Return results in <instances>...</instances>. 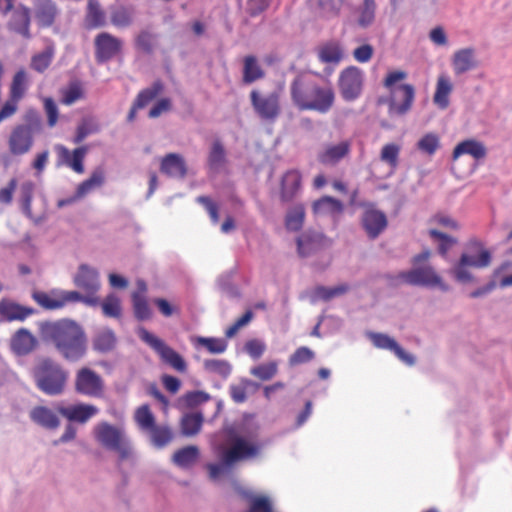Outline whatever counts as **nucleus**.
Segmentation results:
<instances>
[{"label":"nucleus","mask_w":512,"mask_h":512,"mask_svg":"<svg viewBox=\"0 0 512 512\" xmlns=\"http://www.w3.org/2000/svg\"><path fill=\"white\" fill-rule=\"evenodd\" d=\"M210 399V394L201 390L189 391L182 397L185 406L190 409L196 408L197 406L206 403Z\"/></svg>","instance_id":"obj_61"},{"label":"nucleus","mask_w":512,"mask_h":512,"mask_svg":"<svg viewBox=\"0 0 512 512\" xmlns=\"http://www.w3.org/2000/svg\"><path fill=\"white\" fill-rule=\"evenodd\" d=\"M204 416L201 412L185 414L180 422L181 433L186 437H192L201 430Z\"/></svg>","instance_id":"obj_35"},{"label":"nucleus","mask_w":512,"mask_h":512,"mask_svg":"<svg viewBox=\"0 0 512 512\" xmlns=\"http://www.w3.org/2000/svg\"><path fill=\"white\" fill-rule=\"evenodd\" d=\"M98 131L97 126L89 119H83L76 129V135L73 142L79 144L85 140L87 136Z\"/></svg>","instance_id":"obj_64"},{"label":"nucleus","mask_w":512,"mask_h":512,"mask_svg":"<svg viewBox=\"0 0 512 512\" xmlns=\"http://www.w3.org/2000/svg\"><path fill=\"white\" fill-rule=\"evenodd\" d=\"M34 137L26 127L16 125L8 138L9 152L13 156H21L28 153L33 147Z\"/></svg>","instance_id":"obj_17"},{"label":"nucleus","mask_w":512,"mask_h":512,"mask_svg":"<svg viewBox=\"0 0 512 512\" xmlns=\"http://www.w3.org/2000/svg\"><path fill=\"white\" fill-rule=\"evenodd\" d=\"M35 185L32 181H25L20 186V196L19 201L21 205L22 212L27 216H32V199L34 194Z\"/></svg>","instance_id":"obj_49"},{"label":"nucleus","mask_w":512,"mask_h":512,"mask_svg":"<svg viewBox=\"0 0 512 512\" xmlns=\"http://www.w3.org/2000/svg\"><path fill=\"white\" fill-rule=\"evenodd\" d=\"M57 149L61 152V156L64 161L77 173L84 172L83 159L87 152V148L85 146L78 147L74 149L72 158L70 157L69 150L63 145H57Z\"/></svg>","instance_id":"obj_34"},{"label":"nucleus","mask_w":512,"mask_h":512,"mask_svg":"<svg viewBox=\"0 0 512 512\" xmlns=\"http://www.w3.org/2000/svg\"><path fill=\"white\" fill-rule=\"evenodd\" d=\"M104 380L89 367H81L75 373L74 391L83 396L99 398L104 393Z\"/></svg>","instance_id":"obj_10"},{"label":"nucleus","mask_w":512,"mask_h":512,"mask_svg":"<svg viewBox=\"0 0 512 512\" xmlns=\"http://www.w3.org/2000/svg\"><path fill=\"white\" fill-rule=\"evenodd\" d=\"M366 336L378 349L389 350L393 352L403 363L413 366L416 363L414 355L406 352L397 341L387 334L369 331Z\"/></svg>","instance_id":"obj_15"},{"label":"nucleus","mask_w":512,"mask_h":512,"mask_svg":"<svg viewBox=\"0 0 512 512\" xmlns=\"http://www.w3.org/2000/svg\"><path fill=\"white\" fill-rule=\"evenodd\" d=\"M349 290H350V287L346 283L340 284L335 287H326V286L319 285L315 288V290L313 292L312 302H315L319 299L327 302L335 297L344 295Z\"/></svg>","instance_id":"obj_40"},{"label":"nucleus","mask_w":512,"mask_h":512,"mask_svg":"<svg viewBox=\"0 0 512 512\" xmlns=\"http://www.w3.org/2000/svg\"><path fill=\"white\" fill-rule=\"evenodd\" d=\"M429 235L434 240H437L439 242L438 244V253L442 257H446L448 251L452 248L453 245L457 243V239L446 234L443 232H440L436 229L429 230Z\"/></svg>","instance_id":"obj_51"},{"label":"nucleus","mask_w":512,"mask_h":512,"mask_svg":"<svg viewBox=\"0 0 512 512\" xmlns=\"http://www.w3.org/2000/svg\"><path fill=\"white\" fill-rule=\"evenodd\" d=\"M440 147L439 136L435 133H427L417 142V148L421 152L431 156Z\"/></svg>","instance_id":"obj_54"},{"label":"nucleus","mask_w":512,"mask_h":512,"mask_svg":"<svg viewBox=\"0 0 512 512\" xmlns=\"http://www.w3.org/2000/svg\"><path fill=\"white\" fill-rule=\"evenodd\" d=\"M392 95L388 101L389 115H406L411 110L415 99L414 86L411 84H400L392 89Z\"/></svg>","instance_id":"obj_12"},{"label":"nucleus","mask_w":512,"mask_h":512,"mask_svg":"<svg viewBox=\"0 0 512 512\" xmlns=\"http://www.w3.org/2000/svg\"><path fill=\"white\" fill-rule=\"evenodd\" d=\"M326 237L319 232L306 231L297 240V252L302 258L315 255L325 247Z\"/></svg>","instance_id":"obj_18"},{"label":"nucleus","mask_w":512,"mask_h":512,"mask_svg":"<svg viewBox=\"0 0 512 512\" xmlns=\"http://www.w3.org/2000/svg\"><path fill=\"white\" fill-rule=\"evenodd\" d=\"M19 127H26L32 135L39 134L42 131V119L40 114L30 109L26 112L24 117V123L19 124Z\"/></svg>","instance_id":"obj_60"},{"label":"nucleus","mask_w":512,"mask_h":512,"mask_svg":"<svg viewBox=\"0 0 512 512\" xmlns=\"http://www.w3.org/2000/svg\"><path fill=\"white\" fill-rule=\"evenodd\" d=\"M137 335L145 344L158 354L163 363L169 365L180 373H185L187 371V363L184 358L173 348L168 346L162 339L158 338L142 326L138 328Z\"/></svg>","instance_id":"obj_7"},{"label":"nucleus","mask_w":512,"mask_h":512,"mask_svg":"<svg viewBox=\"0 0 512 512\" xmlns=\"http://www.w3.org/2000/svg\"><path fill=\"white\" fill-rule=\"evenodd\" d=\"M376 3L374 0H363V5L360 10L358 24L362 28L370 26L375 19Z\"/></svg>","instance_id":"obj_56"},{"label":"nucleus","mask_w":512,"mask_h":512,"mask_svg":"<svg viewBox=\"0 0 512 512\" xmlns=\"http://www.w3.org/2000/svg\"><path fill=\"white\" fill-rule=\"evenodd\" d=\"M396 278L412 286L438 287L442 292L450 291V286L443 282L441 276L430 265L413 267L409 271H402Z\"/></svg>","instance_id":"obj_8"},{"label":"nucleus","mask_w":512,"mask_h":512,"mask_svg":"<svg viewBox=\"0 0 512 512\" xmlns=\"http://www.w3.org/2000/svg\"><path fill=\"white\" fill-rule=\"evenodd\" d=\"M361 224L367 236L374 240L387 228L388 220L384 212L369 207L362 213Z\"/></svg>","instance_id":"obj_16"},{"label":"nucleus","mask_w":512,"mask_h":512,"mask_svg":"<svg viewBox=\"0 0 512 512\" xmlns=\"http://www.w3.org/2000/svg\"><path fill=\"white\" fill-rule=\"evenodd\" d=\"M72 281L74 286L87 296L99 298L98 292L102 284L100 272L97 268L86 263L80 264L72 277Z\"/></svg>","instance_id":"obj_11"},{"label":"nucleus","mask_w":512,"mask_h":512,"mask_svg":"<svg viewBox=\"0 0 512 512\" xmlns=\"http://www.w3.org/2000/svg\"><path fill=\"white\" fill-rule=\"evenodd\" d=\"M452 91V85L448 78L439 77L436 85V91L433 97L434 103L441 109L449 105V94Z\"/></svg>","instance_id":"obj_47"},{"label":"nucleus","mask_w":512,"mask_h":512,"mask_svg":"<svg viewBox=\"0 0 512 512\" xmlns=\"http://www.w3.org/2000/svg\"><path fill=\"white\" fill-rule=\"evenodd\" d=\"M57 15V5L53 0H38L35 16L39 26L44 28L52 26Z\"/></svg>","instance_id":"obj_30"},{"label":"nucleus","mask_w":512,"mask_h":512,"mask_svg":"<svg viewBox=\"0 0 512 512\" xmlns=\"http://www.w3.org/2000/svg\"><path fill=\"white\" fill-rule=\"evenodd\" d=\"M59 302L66 303L80 302L89 307H97L100 305V298H92L87 296L84 292L78 290H62L60 292Z\"/></svg>","instance_id":"obj_38"},{"label":"nucleus","mask_w":512,"mask_h":512,"mask_svg":"<svg viewBox=\"0 0 512 512\" xmlns=\"http://www.w3.org/2000/svg\"><path fill=\"white\" fill-rule=\"evenodd\" d=\"M301 186V175L298 171L291 170L284 174L281 182L280 197L283 202H290L297 195Z\"/></svg>","instance_id":"obj_31"},{"label":"nucleus","mask_w":512,"mask_h":512,"mask_svg":"<svg viewBox=\"0 0 512 512\" xmlns=\"http://www.w3.org/2000/svg\"><path fill=\"white\" fill-rule=\"evenodd\" d=\"M203 367L207 372L215 373L226 379L232 372L231 364L224 359H206Z\"/></svg>","instance_id":"obj_50"},{"label":"nucleus","mask_w":512,"mask_h":512,"mask_svg":"<svg viewBox=\"0 0 512 512\" xmlns=\"http://www.w3.org/2000/svg\"><path fill=\"white\" fill-rule=\"evenodd\" d=\"M277 371V363L272 361L252 367L250 374L262 381H268L277 374Z\"/></svg>","instance_id":"obj_59"},{"label":"nucleus","mask_w":512,"mask_h":512,"mask_svg":"<svg viewBox=\"0 0 512 512\" xmlns=\"http://www.w3.org/2000/svg\"><path fill=\"white\" fill-rule=\"evenodd\" d=\"M134 317L138 321H146L152 317V310L145 295L140 292H133L131 295Z\"/></svg>","instance_id":"obj_45"},{"label":"nucleus","mask_w":512,"mask_h":512,"mask_svg":"<svg viewBox=\"0 0 512 512\" xmlns=\"http://www.w3.org/2000/svg\"><path fill=\"white\" fill-rule=\"evenodd\" d=\"M36 337L26 328L18 329L11 338V349L19 356L30 354L37 346Z\"/></svg>","instance_id":"obj_25"},{"label":"nucleus","mask_w":512,"mask_h":512,"mask_svg":"<svg viewBox=\"0 0 512 512\" xmlns=\"http://www.w3.org/2000/svg\"><path fill=\"white\" fill-rule=\"evenodd\" d=\"M400 148L396 144H386L381 150L380 158L383 162L389 164L392 168H396L398 165Z\"/></svg>","instance_id":"obj_63"},{"label":"nucleus","mask_w":512,"mask_h":512,"mask_svg":"<svg viewBox=\"0 0 512 512\" xmlns=\"http://www.w3.org/2000/svg\"><path fill=\"white\" fill-rule=\"evenodd\" d=\"M95 59L103 64L113 59L122 49V41L108 32L99 33L95 37Z\"/></svg>","instance_id":"obj_14"},{"label":"nucleus","mask_w":512,"mask_h":512,"mask_svg":"<svg viewBox=\"0 0 512 512\" xmlns=\"http://www.w3.org/2000/svg\"><path fill=\"white\" fill-rule=\"evenodd\" d=\"M105 182V172L102 167L93 170L90 177L79 184L76 194L78 197L87 195L92 190L101 187Z\"/></svg>","instance_id":"obj_37"},{"label":"nucleus","mask_w":512,"mask_h":512,"mask_svg":"<svg viewBox=\"0 0 512 512\" xmlns=\"http://www.w3.org/2000/svg\"><path fill=\"white\" fill-rule=\"evenodd\" d=\"M350 152V142L342 141L336 145H330L319 154L318 160L324 165H334L347 156Z\"/></svg>","instance_id":"obj_33"},{"label":"nucleus","mask_w":512,"mask_h":512,"mask_svg":"<svg viewBox=\"0 0 512 512\" xmlns=\"http://www.w3.org/2000/svg\"><path fill=\"white\" fill-rule=\"evenodd\" d=\"M135 420L143 431H148L156 425L155 417L148 405H142L135 413Z\"/></svg>","instance_id":"obj_53"},{"label":"nucleus","mask_w":512,"mask_h":512,"mask_svg":"<svg viewBox=\"0 0 512 512\" xmlns=\"http://www.w3.org/2000/svg\"><path fill=\"white\" fill-rule=\"evenodd\" d=\"M343 58V51L336 42L322 45L318 50V59L322 63L338 64Z\"/></svg>","instance_id":"obj_44"},{"label":"nucleus","mask_w":512,"mask_h":512,"mask_svg":"<svg viewBox=\"0 0 512 512\" xmlns=\"http://www.w3.org/2000/svg\"><path fill=\"white\" fill-rule=\"evenodd\" d=\"M25 81H26V73L24 70H19L15 73L11 89H10V98L13 100L19 101L25 92Z\"/></svg>","instance_id":"obj_62"},{"label":"nucleus","mask_w":512,"mask_h":512,"mask_svg":"<svg viewBox=\"0 0 512 512\" xmlns=\"http://www.w3.org/2000/svg\"><path fill=\"white\" fill-rule=\"evenodd\" d=\"M86 21L90 28H97L105 25V14L97 0L88 1Z\"/></svg>","instance_id":"obj_48"},{"label":"nucleus","mask_w":512,"mask_h":512,"mask_svg":"<svg viewBox=\"0 0 512 512\" xmlns=\"http://www.w3.org/2000/svg\"><path fill=\"white\" fill-rule=\"evenodd\" d=\"M42 340L54 347L67 362L81 361L87 354L88 338L84 328L75 320L62 318L39 324Z\"/></svg>","instance_id":"obj_1"},{"label":"nucleus","mask_w":512,"mask_h":512,"mask_svg":"<svg viewBox=\"0 0 512 512\" xmlns=\"http://www.w3.org/2000/svg\"><path fill=\"white\" fill-rule=\"evenodd\" d=\"M265 77V71L254 55H247L243 58L242 82L245 85L252 84Z\"/></svg>","instance_id":"obj_32"},{"label":"nucleus","mask_w":512,"mask_h":512,"mask_svg":"<svg viewBox=\"0 0 512 512\" xmlns=\"http://www.w3.org/2000/svg\"><path fill=\"white\" fill-rule=\"evenodd\" d=\"M156 39V34L148 30H141L135 38V46L145 54H152Z\"/></svg>","instance_id":"obj_52"},{"label":"nucleus","mask_w":512,"mask_h":512,"mask_svg":"<svg viewBox=\"0 0 512 512\" xmlns=\"http://www.w3.org/2000/svg\"><path fill=\"white\" fill-rule=\"evenodd\" d=\"M305 220V208L297 204L290 208L285 217V228L288 231L298 232L302 229Z\"/></svg>","instance_id":"obj_42"},{"label":"nucleus","mask_w":512,"mask_h":512,"mask_svg":"<svg viewBox=\"0 0 512 512\" xmlns=\"http://www.w3.org/2000/svg\"><path fill=\"white\" fill-rule=\"evenodd\" d=\"M149 433V440L152 446L157 449H162L167 446L173 439V433L167 425H154L147 431Z\"/></svg>","instance_id":"obj_36"},{"label":"nucleus","mask_w":512,"mask_h":512,"mask_svg":"<svg viewBox=\"0 0 512 512\" xmlns=\"http://www.w3.org/2000/svg\"><path fill=\"white\" fill-rule=\"evenodd\" d=\"M135 10L133 7L118 6L111 11V23L119 28H126L134 22Z\"/></svg>","instance_id":"obj_41"},{"label":"nucleus","mask_w":512,"mask_h":512,"mask_svg":"<svg viewBox=\"0 0 512 512\" xmlns=\"http://www.w3.org/2000/svg\"><path fill=\"white\" fill-rule=\"evenodd\" d=\"M164 89L162 81L156 80L150 87L141 90L127 115V121L132 122L136 117L138 109L146 107L152 100H154Z\"/></svg>","instance_id":"obj_21"},{"label":"nucleus","mask_w":512,"mask_h":512,"mask_svg":"<svg viewBox=\"0 0 512 512\" xmlns=\"http://www.w3.org/2000/svg\"><path fill=\"white\" fill-rule=\"evenodd\" d=\"M250 100L255 112L261 119L274 121L280 115L279 95L276 92L261 96L257 90H252Z\"/></svg>","instance_id":"obj_13"},{"label":"nucleus","mask_w":512,"mask_h":512,"mask_svg":"<svg viewBox=\"0 0 512 512\" xmlns=\"http://www.w3.org/2000/svg\"><path fill=\"white\" fill-rule=\"evenodd\" d=\"M452 67L455 75H462L478 67L475 50L463 48L457 50L452 57Z\"/></svg>","instance_id":"obj_24"},{"label":"nucleus","mask_w":512,"mask_h":512,"mask_svg":"<svg viewBox=\"0 0 512 512\" xmlns=\"http://www.w3.org/2000/svg\"><path fill=\"white\" fill-rule=\"evenodd\" d=\"M160 171L168 177L183 179L187 175V165L181 155L169 153L162 159Z\"/></svg>","instance_id":"obj_26"},{"label":"nucleus","mask_w":512,"mask_h":512,"mask_svg":"<svg viewBox=\"0 0 512 512\" xmlns=\"http://www.w3.org/2000/svg\"><path fill=\"white\" fill-rule=\"evenodd\" d=\"M293 104L301 111H316L325 114L332 108L335 94L330 86H321L307 75L296 76L290 84Z\"/></svg>","instance_id":"obj_3"},{"label":"nucleus","mask_w":512,"mask_h":512,"mask_svg":"<svg viewBox=\"0 0 512 512\" xmlns=\"http://www.w3.org/2000/svg\"><path fill=\"white\" fill-rule=\"evenodd\" d=\"M464 154H468L474 159L479 160L486 157L487 150L481 142L474 139H467L456 145L452 153V160L455 161Z\"/></svg>","instance_id":"obj_29"},{"label":"nucleus","mask_w":512,"mask_h":512,"mask_svg":"<svg viewBox=\"0 0 512 512\" xmlns=\"http://www.w3.org/2000/svg\"><path fill=\"white\" fill-rule=\"evenodd\" d=\"M260 427L252 415L245 414L239 423L224 427L229 447H221L226 464L256 458L271 444V439L258 440Z\"/></svg>","instance_id":"obj_2"},{"label":"nucleus","mask_w":512,"mask_h":512,"mask_svg":"<svg viewBox=\"0 0 512 512\" xmlns=\"http://www.w3.org/2000/svg\"><path fill=\"white\" fill-rule=\"evenodd\" d=\"M117 344L115 332L108 327L97 330L92 338V348L100 354H107L114 350Z\"/></svg>","instance_id":"obj_27"},{"label":"nucleus","mask_w":512,"mask_h":512,"mask_svg":"<svg viewBox=\"0 0 512 512\" xmlns=\"http://www.w3.org/2000/svg\"><path fill=\"white\" fill-rule=\"evenodd\" d=\"M313 211L316 214H340L343 204L331 196H323L313 203Z\"/></svg>","instance_id":"obj_43"},{"label":"nucleus","mask_w":512,"mask_h":512,"mask_svg":"<svg viewBox=\"0 0 512 512\" xmlns=\"http://www.w3.org/2000/svg\"><path fill=\"white\" fill-rule=\"evenodd\" d=\"M31 375L36 388L52 397L65 392L69 379V371L50 357L39 360L33 366Z\"/></svg>","instance_id":"obj_4"},{"label":"nucleus","mask_w":512,"mask_h":512,"mask_svg":"<svg viewBox=\"0 0 512 512\" xmlns=\"http://www.w3.org/2000/svg\"><path fill=\"white\" fill-rule=\"evenodd\" d=\"M103 314L111 318H119L121 316L120 299L114 294L110 293L106 296L101 303Z\"/></svg>","instance_id":"obj_55"},{"label":"nucleus","mask_w":512,"mask_h":512,"mask_svg":"<svg viewBox=\"0 0 512 512\" xmlns=\"http://www.w3.org/2000/svg\"><path fill=\"white\" fill-rule=\"evenodd\" d=\"M93 436L102 447L116 452L119 461L127 460L133 454L131 440L122 427L102 421L94 426Z\"/></svg>","instance_id":"obj_6"},{"label":"nucleus","mask_w":512,"mask_h":512,"mask_svg":"<svg viewBox=\"0 0 512 512\" xmlns=\"http://www.w3.org/2000/svg\"><path fill=\"white\" fill-rule=\"evenodd\" d=\"M337 84L342 99L353 102L363 92L364 73L356 66H349L340 72Z\"/></svg>","instance_id":"obj_9"},{"label":"nucleus","mask_w":512,"mask_h":512,"mask_svg":"<svg viewBox=\"0 0 512 512\" xmlns=\"http://www.w3.org/2000/svg\"><path fill=\"white\" fill-rule=\"evenodd\" d=\"M53 59V50L46 48L44 51L35 54L31 59V68L39 73H43L51 64Z\"/></svg>","instance_id":"obj_57"},{"label":"nucleus","mask_w":512,"mask_h":512,"mask_svg":"<svg viewBox=\"0 0 512 512\" xmlns=\"http://www.w3.org/2000/svg\"><path fill=\"white\" fill-rule=\"evenodd\" d=\"M29 418L33 423L47 430H56L60 426L59 417L47 406L33 407L29 412Z\"/></svg>","instance_id":"obj_23"},{"label":"nucleus","mask_w":512,"mask_h":512,"mask_svg":"<svg viewBox=\"0 0 512 512\" xmlns=\"http://www.w3.org/2000/svg\"><path fill=\"white\" fill-rule=\"evenodd\" d=\"M235 275V270L231 269L228 271L223 272L219 277L217 278V286L219 290L227 295L230 298H239L240 297V291L238 287L233 283V278Z\"/></svg>","instance_id":"obj_46"},{"label":"nucleus","mask_w":512,"mask_h":512,"mask_svg":"<svg viewBox=\"0 0 512 512\" xmlns=\"http://www.w3.org/2000/svg\"><path fill=\"white\" fill-rule=\"evenodd\" d=\"M199 457V449L194 445L177 450L172 457L173 463L180 468H187L194 464Z\"/></svg>","instance_id":"obj_39"},{"label":"nucleus","mask_w":512,"mask_h":512,"mask_svg":"<svg viewBox=\"0 0 512 512\" xmlns=\"http://www.w3.org/2000/svg\"><path fill=\"white\" fill-rule=\"evenodd\" d=\"M36 310L32 307L23 306L10 299L0 300V318L5 322L24 321L29 316L35 314Z\"/></svg>","instance_id":"obj_20"},{"label":"nucleus","mask_w":512,"mask_h":512,"mask_svg":"<svg viewBox=\"0 0 512 512\" xmlns=\"http://www.w3.org/2000/svg\"><path fill=\"white\" fill-rule=\"evenodd\" d=\"M57 412L70 422L86 423L90 418L97 415L99 409L92 404L78 403L73 405H58Z\"/></svg>","instance_id":"obj_19"},{"label":"nucleus","mask_w":512,"mask_h":512,"mask_svg":"<svg viewBox=\"0 0 512 512\" xmlns=\"http://www.w3.org/2000/svg\"><path fill=\"white\" fill-rule=\"evenodd\" d=\"M491 263V251L486 249L480 240L473 238L466 244V251L461 254L450 273L456 281L468 283L474 280L473 274L468 270V267L482 269L489 267Z\"/></svg>","instance_id":"obj_5"},{"label":"nucleus","mask_w":512,"mask_h":512,"mask_svg":"<svg viewBox=\"0 0 512 512\" xmlns=\"http://www.w3.org/2000/svg\"><path fill=\"white\" fill-rule=\"evenodd\" d=\"M30 23H31V11L30 9L23 5L19 4L17 8L13 11L11 20L8 24L9 29L20 34L26 39L31 37L30 34Z\"/></svg>","instance_id":"obj_22"},{"label":"nucleus","mask_w":512,"mask_h":512,"mask_svg":"<svg viewBox=\"0 0 512 512\" xmlns=\"http://www.w3.org/2000/svg\"><path fill=\"white\" fill-rule=\"evenodd\" d=\"M196 340L212 354L224 353L228 346L227 341L223 338L197 337Z\"/></svg>","instance_id":"obj_58"},{"label":"nucleus","mask_w":512,"mask_h":512,"mask_svg":"<svg viewBox=\"0 0 512 512\" xmlns=\"http://www.w3.org/2000/svg\"><path fill=\"white\" fill-rule=\"evenodd\" d=\"M227 164V154L224 145L220 140L213 141L208 157L207 167L213 174H219Z\"/></svg>","instance_id":"obj_28"}]
</instances>
